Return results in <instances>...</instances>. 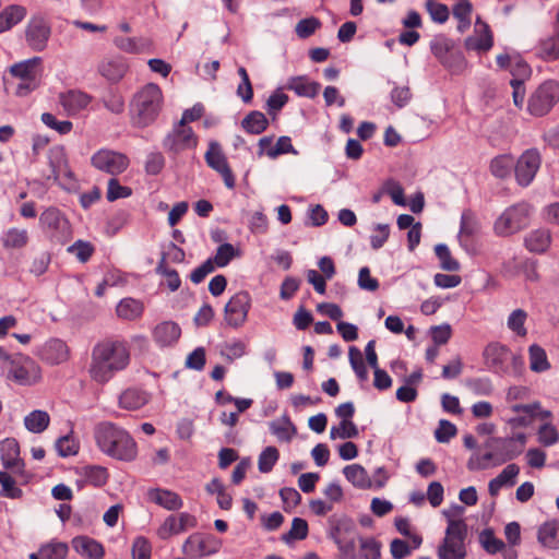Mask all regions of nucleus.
<instances>
[{
    "instance_id": "obj_1",
    "label": "nucleus",
    "mask_w": 559,
    "mask_h": 559,
    "mask_svg": "<svg viewBox=\"0 0 559 559\" xmlns=\"http://www.w3.org/2000/svg\"><path fill=\"white\" fill-rule=\"evenodd\" d=\"M131 361L127 341L108 337L94 345L91 353L88 374L98 384L109 382L118 372L128 368Z\"/></svg>"
},
{
    "instance_id": "obj_2",
    "label": "nucleus",
    "mask_w": 559,
    "mask_h": 559,
    "mask_svg": "<svg viewBox=\"0 0 559 559\" xmlns=\"http://www.w3.org/2000/svg\"><path fill=\"white\" fill-rule=\"evenodd\" d=\"M94 438L98 449L112 459L131 462L138 455L136 442L124 428L117 424L99 423L95 427Z\"/></svg>"
},
{
    "instance_id": "obj_3",
    "label": "nucleus",
    "mask_w": 559,
    "mask_h": 559,
    "mask_svg": "<svg viewBox=\"0 0 559 559\" xmlns=\"http://www.w3.org/2000/svg\"><path fill=\"white\" fill-rule=\"evenodd\" d=\"M164 106L162 88L155 83L141 86L130 100V119L133 126L145 128L159 116Z\"/></svg>"
},
{
    "instance_id": "obj_4",
    "label": "nucleus",
    "mask_w": 559,
    "mask_h": 559,
    "mask_svg": "<svg viewBox=\"0 0 559 559\" xmlns=\"http://www.w3.org/2000/svg\"><path fill=\"white\" fill-rule=\"evenodd\" d=\"M483 359L485 366L498 374L519 377L524 370L522 356L514 354L500 342L487 344L483 350Z\"/></svg>"
},
{
    "instance_id": "obj_5",
    "label": "nucleus",
    "mask_w": 559,
    "mask_h": 559,
    "mask_svg": "<svg viewBox=\"0 0 559 559\" xmlns=\"http://www.w3.org/2000/svg\"><path fill=\"white\" fill-rule=\"evenodd\" d=\"M488 447L491 449L490 451L469 460L467 464L469 469H487L499 466L522 453V449L514 444V439L493 438L488 442Z\"/></svg>"
},
{
    "instance_id": "obj_6",
    "label": "nucleus",
    "mask_w": 559,
    "mask_h": 559,
    "mask_svg": "<svg viewBox=\"0 0 559 559\" xmlns=\"http://www.w3.org/2000/svg\"><path fill=\"white\" fill-rule=\"evenodd\" d=\"M531 210V205L526 202L509 206L495 222V233L498 236H511L522 230L528 225Z\"/></svg>"
},
{
    "instance_id": "obj_7",
    "label": "nucleus",
    "mask_w": 559,
    "mask_h": 559,
    "mask_svg": "<svg viewBox=\"0 0 559 559\" xmlns=\"http://www.w3.org/2000/svg\"><path fill=\"white\" fill-rule=\"evenodd\" d=\"M559 102V83L548 80L542 83L530 96L527 110L531 115L543 117Z\"/></svg>"
},
{
    "instance_id": "obj_8",
    "label": "nucleus",
    "mask_w": 559,
    "mask_h": 559,
    "mask_svg": "<svg viewBox=\"0 0 559 559\" xmlns=\"http://www.w3.org/2000/svg\"><path fill=\"white\" fill-rule=\"evenodd\" d=\"M40 378V367L27 356H13L8 365V379L20 385H32Z\"/></svg>"
},
{
    "instance_id": "obj_9",
    "label": "nucleus",
    "mask_w": 559,
    "mask_h": 559,
    "mask_svg": "<svg viewBox=\"0 0 559 559\" xmlns=\"http://www.w3.org/2000/svg\"><path fill=\"white\" fill-rule=\"evenodd\" d=\"M198 143L199 139L189 124L177 123L164 139L163 146L168 153L178 155L194 150Z\"/></svg>"
},
{
    "instance_id": "obj_10",
    "label": "nucleus",
    "mask_w": 559,
    "mask_h": 559,
    "mask_svg": "<svg viewBox=\"0 0 559 559\" xmlns=\"http://www.w3.org/2000/svg\"><path fill=\"white\" fill-rule=\"evenodd\" d=\"M251 308V296L248 292L241 290L235 294L224 308V322L233 329L241 328L248 319Z\"/></svg>"
},
{
    "instance_id": "obj_11",
    "label": "nucleus",
    "mask_w": 559,
    "mask_h": 559,
    "mask_svg": "<svg viewBox=\"0 0 559 559\" xmlns=\"http://www.w3.org/2000/svg\"><path fill=\"white\" fill-rule=\"evenodd\" d=\"M222 540L212 534H191L182 545V551L189 558H202L218 552Z\"/></svg>"
},
{
    "instance_id": "obj_12",
    "label": "nucleus",
    "mask_w": 559,
    "mask_h": 559,
    "mask_svg": "<svg viewBox=\"0 0 559 559\" xmlns=\"http://www.w3.org/2000/svg\"><path fill=\"white\" fill-rule=\"evenodd\" d=\"M542 164V156L538 150L528 148L514 162V175L516 182L527 187L534 180Z\"/></svg>"
},
{
    "instance_id": "obj_13",
    "label": "nucleus",
    "mask_w": 559,
    "mask_h": 559,
    "mask_svg": "<svg viewBox=\"0 0 559 559\" xmlns=\"http://www.w3.org/2000/svg\"><path fill=\"white\" fill-rule=\"evenodd\" d=\"M467 532L468 530H445L444 538L437 550L438 558L465 559Z\"/></svg>"
},
{
    "instance_id": "obj_14",
    "label": "nucleus",
    "mask_w": 559,
    "mask_h": 559,
    "mask_svg": "<svg viewBox=\"0 0 559 559\" xmlns=\"http://www.w3.org/2000/svg\"><path fill=\"white\" fill-rule=\"evenodd\" d=\"M91 162L98 170L112 176L123 173L130 164L126 154L106 148L97 151L92 156Z\"/></svg>"
},
{
    "instance_id": "obj_15",
    "label": "nucleus",
    "mask_w": 559,
    "mask_h": 559,
    "mask_svg": "<svg viewBox=\"0 0 559 559\" xmlns=\"http://www.w3.org/2000/svg\"><path fill=\"white\" fill-rule=\"evenodd\" d=\"M204 158L207 166L222 176L225 186L228 189H234L236 185L235 176L218 142L210 141Z\"/></svg>"
},
{
    "instance_id": "obj_16",
    "label": "nucleus",
    "mask_w": 559,
    "mask_h": 559,
    "mask_svg": "<svg viewBox=\"0 0 559 559\" xmlns=\"http://www.w3.org/2000/svg\"><path fill=\"white\" fill-rule=\"evenodd\" d=\"M50 36V26L41 15L31 17L26 29L25 39L27 45L35 51H41L46 48Z\"/></svg>"
},
{
    "instance_id": "obj_17",
    "label": "nucleus",
    "mask_w": 559,
    "mask_h": 559,
    "mask_svg": "<svg viewBox=\"0 0 559 559\" xmlns=\"http://www.w3.org/2000/svg\"><path fill=\"white\" fill-rule=\"evenodd\" d=\"M48 158L55 180L61 186L71 185L74 177L70 169L64 147L60 145L51 147Z\"/></svg>"
},
{
    "instance_id": "obj_18",
    "label": "nucleus",
    "mask_w": 559,
    "mask_h": 559,
    "mask_svg": "<svg viewBox=\"0 0 559 559\" xmlns=\"http://www.w3.org/2000/svg\"><path fill=\"white\" fill-rule=\"evenodd\" d=\"M0 460L4 468L16 475H24V461L20 455V445L14 438H5L0 442Z\"/></svg>"
},
{
    "instance_id": "obj_19",
    "label": "nucleus",
    "mask_w": 559,
    "mask_h": 559,
    "mask_svg": "<svg viewBox=\"0 0 559 559\" xmlns=\"http://www.w3.org/2000/svg\"><path fill=\"white\" fill-rule=\"evenodd\" d=\"M128 70L127 59L119 55L106 57L98 63L99 74L111 83L122 80Z\"/></svg>"
},
{
    "instance_id": "obj_20",
    "label": "nucleus",
    "mask_w": 559,
    "mask_h": 559,
    "mask_svg": "<svg viewBox=\"0 0 559 559\" xmlns=\"http://www.w3.org/2000/svg\"><path fill=\"white\" fill-rule=\"evenodd\" d=\"M493 45L492 33L485 22L477 17L475 23V34L465 39V47L468 50L488 51Z\"/></svg>"
},
{
    "instance_id": "obj_21",
    "label": "nucleus",
    "mask_w": 559,
    "mask_h": 559,
    "mask_svg": "<svg viewBox=\"0 0 559 559\" xmlns=\"http://www.w3.org/2000/svg\"><path fill=\"white\" fill-rule=\"evenodd\" d=\"M91 102L92 96L79 90H70L59 95V104L69 116H75L86 109Z\"/></svg>"
},
{
    "instance_id": "obj_22",
    "label": "nucleus",
    "mask_w": 559,
    "mask_h": 559,
    "mask_svg": "<svg viewBox=\"0 0 559 559\" xmlns=\"http://www.w3.org/2000/svg\"><path fill=\"white\" fill-rule=\"evenodd\" d=\"M147 500L168 511H178L182 508L183 501L181 497L169 489L151 488L147 490Z\"/></svg>"
},
{
    "instance_id": "obj_23",
    "label": "nucleus",
    "mask_w": 559,
    "mask_h": 559,
    "mask_svg": "<svg viewBox=\"0 0 559 559\" xmlns=\"http://www.w3.org/2000/svg\"><path fill=\"white\" fill-rule=\"evenodd\" d=\"M39 224L43 229H48L52 236L68 233L70 228L68 219L56 207L46 209L39 216Z\"/></svg>"
},
{
    "instance_id": "obj_24",
    "label": "nucleus",
    "mask_w": 559,
    "mask_h": 559,
    "mask_svg": "<svg viewBox=\"0 0 559 559\" xmlns=\"http://www.w3.org/2000/svg\"><path fill=\"white\" fill-rule=\"evenodd\" d=\"M180 335V326L173 321L160 322L152 331L154 342L160 347L176 344Z\"/></svg>"
},
{
    "instance_id": "obj_25",
    "label": "nucleus",
    "mask_w": 559,
    "mask_h": 559,
    "mask_svg": "<svg viewBox=\"0 0 559 559\" xmlns=\"http://www.w3.org/2000/svg\"><path fill=\"white\" fill-rule=\"evenodd\" d=\"M40 356L43 360L50 365H59L69 359L70 349L63 341L52 338L45 343L40 350Z\"/></svg>"
},
{
    "instance_id": "obj_26",
    "label": "nucleus",
    "mask_w": 559,
    "mask_h": 559,
    "mask_svg": "<svg viewBox=\"0 0 559 559\" xmlns=\"http://www.w3.org/2000/svg\"><path fill=\"white\" fill-rule=\"evenodd\" d=\"M151 400V395L138 388H128L122 391L118 399L119 407L127 411H136L146 405Z\"/></svg>"
},
{
    "instance_id": "obj_27",
    "label": "nucleus",
    "mask_w": 559,
    "mask_h": 559,
    "mask_svg": "<svg viewBox=\"0 0 559 559\" xmlns=\"http://www.w3.org/2000/svg\"><path fill=\"white\" fill-rule=\"evenodd\" d=\"M73 549L87 559H102L105 556L103 545L88 536H76L71 542Z\"/></svg>"
},
{
    "instance_id": "obj_28",
    "label": "nucleus",
    "mask_w": 559,
    "mask_h": 559,
    "mask_svg": "<svg viewBox=\"0 0 559 559\" xmlns=\"http://www.w3.org/2000/svg\"><path fill=\"white\" fill-rule=\"evenodd\" d=\"M68 551V544L51 539L41 544L37 552L29 555V559H66Z\"/></svg>"
},
{
    "instance_id": "obj_29",
    "label": "nucleus",
    "mask_w": 559,
    "mask_h": 559,
    "mask_svg": "<svg viewBox=\"0 0 559 559\" xmlns=\"http://www.w3.org/2000/svg\"><path fill=\"white\" fill-rule=\"evenodd\" d=\"M550 243L551 233L546 228L534 229L530 231L524 239L526 249L534 253L546 252Z\"/></svg>"
},
{
    "instance_id": "obj_30",
    "label": "nucleus",
    "mask_w": 559,
    "mask_h": 559,
    "mask_svg": "<svg viewBox=\"0 0 559 559\" xmlns=\"http://www.w3.org/2000/svg\"><path fill=\"white\" fill-rule=\"evenodd\" d=\"M40 63L41 58L34 57L17 63H14L10 67V73L14 76L22 80H37L40 72Z\"/></svg>"
},
{
    "instance_id": "obj_31",
    "label": "nucleus",
    "mask_w": 559,
    "mask_h": 559,
    "mask_svg": "<svg viewBox=\"0 0 559 559\" xmlns=\"http://www.w3.org/2000/svg\"><path fill=\"white\" fill-rule=\"evenodd\" d=\"M143 312V302L131 297L121 299L116 307L117 317L126 321L138 320L142 317Z\"/></svg>"
},
{
    "instance_id": "obj_32",
    "label": "nucleus",
    "mask_w": 559,
    "mask_h": 559,
    "mask_svg": "<svg viewBox=\"0 0 559 559\" xmlns=\"http://www.w3.org/2000/svg\"><path fill=\"white\" fill-rule=\"evenodd\" d=\"M0 241L4 249H22L29 241L28 231L25 228L11 227L2 233Z\"/></svg>"
},
{
    "instance_id": "obj_33",
    "label": "nucleus",
    "mask_w": 559,
    "mask_h": 559,
    "mask_svg": "<svg viewBox=\"0 0 559 559\" xmlns=\"http://www.w3.org/2000/svg\"><path fill=\"white\" fill-rule=\"evenodd\" d=\"M287 88L298 96L313 98L319 94L321 85L307 76H295L288 80Z\"/></svg>"
},
{
    "instance_id": "obj_34",
    "label": "nucleus",
    "mask_w": 559,
    "mask_h": 559,
    "mask_svg": "<svg viewBox=\"0 0 559 559\" xmlns=\"http://www.w3.org/2000/svg\"><path fill=\"white\" fill-rule=\"evenodd\" d=\"M530 369L535 373H543L551 369L546 350L538 344H532L527 349Z\"/></svg>"
},
{
    "instance_id": "obj_35",
    "label": "nucleus",
    "mask_w": 559,
    "mask_h": 559,
    "mask_svg": "<svg viewBox=\"0 0 559 559\" xmlns=\"http://www.w3.org/2000/svg\"><path fill=\"white\" fill-rule=\"evenodd\" d=\"M26 16V9L22 5L12 4L0 13V33L11 29Z\"/></svg>"
},
{
    "instance_id": "obj_36",
    "label": "nucleus",
    "mask_w": 559,
    "mask_h": 559,
    "mask_svg": "<svg viewBox=\"0 0 559 559\" xmlns=\"http://www.w3.org/2000/svg\"><path fill=\"white\" fill-rule=\"evenodd\" d=\"M78 474L81 477L80 481L96 487L105 485L108 479L107 469L96 465L83 466L78 469Z\"/></svg>"
},
{
    "instance_id": "obj_37",
    "label": "nucleus",
    "mask_w": 559,
    "mask_h": 559,
    "mask_svg": "<svg viewBox=\"0 0 559 559\" xmlns=\"http://www.w3.org/2000/svg\"><path fill=\"white\" fill-rule=\"evenodd\" d=\"M537 56L544 61H555L559 59V33L547 36L538 43Z\"/></svg>"
},
{
    "instance_id": "obj_38",
    "label": "nucleus",
    "mask_w": 559,
    "mask_h": 559,
    "mask_svg": "<svg viewBox=\"0 0 559 559\" xmlns=\"http://www.w3.org/2000/svg\"><path fill=\"white\" fill-rule=\"evenodd\" d=\"M538 542L545 547L559 548V522L549 521L543 524L538 530Z\"/></svg>"
},
{
    "instance_id": "obj_39",
    "label": "nucleus",
    "mask_w": 559,
    "mask_h": 559,
    "mask_svg": "<svg viewBox=\"0 0 559 559\" xmlns=\"http://www.w3.org/2000/svg\"><path fill=\"white\" fill-rule=\"evenodd\" d=\"M512 169H514V158L511 154H501L490 160L489 170L496 178H508Z\"/></svg>"
},
{
    "instance_id": "obj_40",
    "label": "nucleus",
    "mask_w": 559,
    "mask_h": 559,
    "mask_svg": "<svg viewBox=\"0 0 559 559\" xmlns=\"http://www.w3.org/2000/svg\"><path fill=\"white\" fill-rule=\"evenodd\" d=\"M343 473L346 479L357 488L367 489L372 487V481L361 465H348L344 467Z\"/></svg>"
},
{
    "instance_id": "obj_41",
    "label": "nucleus",
    "mask_w": 559,
    "mask_h": 559,
    "mask_svg": "<svg viewBox=\"0 0 559 559\" xmlns=\"http://www.w3.org/2000/svg\"><path fill=\"white\" fill-rule=\"evenodd\" d=\"M50 424V416L47 412L35 409L24 417L25 428L33 433H41Z\"/></svg>"
},
{
    "instance_id": "obj_42",
    "label": "nucleus",
    "mask_w": 559,
    "mask_h": 559,
    "mask_svg": "<svg viewBox=\"0 0 559 559\" xmlns=\"http://www.w3.org/2000/svg\"><path fill=\"white\" fill-rule=\"evenodd\" d=\"M465 513L464 507L460 504H451L449 508L442 510V515L447 521L445 530H468L463 515Z\"/></svg>"
},
{
    "instance_id": "obj_43",
    "label": "nucleus",
    "mask_w": 559,
    "mask_h": 559,
    "mask_svg": "<svg viewBox=\"0 0 559 559\" xmlns=\"http://www.w3.org/2000/svg\"><path fill=\"white\" fill-rule=\"evenodd\" d=\"M472 3L467 0L459 1L453 7V16L459 21L457 31L464 33L468 29L472 22Z\"/></svg>"
},
{
    "instance_id": "obj_44",
    "label": "nucleus",
    "mask_w": 559,
    "mask_h": 559,
    "mask_svg": "<svg viewBox=\"0 0 559 559\" xmlns=\"http://www.w3.org/2000/svg\"><path fill=\"white\" fill-rule=\"evenodd\" d=\"M242 128L251 134L262 133L269 126V121L264 114L260 111H251L241 122Z\"/></svg>"
},
{
    "instance_id": "obj_45",
    "label": "nucleus",
    "mask_w": 559,
    "mask_h": 559,
    "mask_svg": "<svg viewBox=\"0 0 559 559\" xmlns=\"http://www.w3.org/2000/svg\"><path fill=\"white\" fill-rule=\"evenodd\" d=\"M527 317V312L523 309L513 310L507 319L508 329L515 335L525 337L527 335V329L525 326Z\"/></svg>"
},
{
    "instance_id": "obj_46",
    "label": "nucleus",
    "mask_w": 559,
    "mask_h": 559,
    "mask_svg": "<svg viewBox=\"0 0 559 559\" xmlns=\"http://www.w3.org/2000/svg\"><path fill=\"white\" fill-rule=\"evenodd\" d=\"M241 255L239 249H236L231 243H223L221 245L214 258L212 259L215 266L224 267L226 266L234 258H238Z\"/></svg>"
},
{
    "instance_id": "obj_47",
    "label": "nucleus",
    "mask_w": 559,
    "mask_h": 559,
    "mask_svg": "<svg viewBox=\"0 0 559 559\" xmlns=\"http://www.w3.org/2000/svg\"><path fill=\"white\" fill-rule=\"evenodd\" d=\"M114 44L118 49L128 53H140L146 46V41L143 38L122 36L116 37Z\"/></svg>"
},
{
    "instance_id": "obj_48",
    "label": "nucleus",
    "mask_w": 559,
    "mask_h": 559,
    "mask_svg": "<svg viewBox=\"0 0 559 559\" xmlns=\"http://www.w3.org/2000/svg\"><path fill=\"white\" fill-rule=\"evenodd\" d=\"M308 535V523L306 520L295 518L290 530L282 536V539L289 544L294 540H302Z\"/></svg>"
},
{
    "instance_id": "obj_49",
    "label": "nucleus",
    "mask_w": 559,
    "mask_h": 559,
    "mask_svg": "<svg viewBox=\"0 0 559 559\" xmlns=\"http://www.w3.org/2000/svg\"><path fill=\"white\" fill-rule=\"evenodd\" d=\"M271 431L281 441H290L296 433V428L288 418H283L271 424Z\"/></svg>"
},
{
    "instance_id": "obj_50",
    "label": "nucleus",
    "mask_w": 559,
    "mask_h": 559,
    "mask_svg": "<svg viewBox=\"0 0 559 559\" xmlns=\"http://www.w3.org/2000/svg\"><path fill=\"white\" fill-rule=\"evenodd\" d=\"M479 542L483 548L491 555L504 549V543L497 538L491 530H484L479 535Z\"/></svg>"
},
{
    "instance_id": "obj_51",
    "label": "nucleus",
    "mask_w": 559,
    "mask_h": 559,
    "mask_svg": "<svg viewBox=\"0 0 559 559\" xmlns=\"http://www.w3.org/2000/svg\"><path fill=\"white\" fill-rule=\"evenodd\" d=\"M179 534H181V531L179 530L175 514L168 515L156 530V536L162 540H167Z\"/></svg>"
},
{
    "instance_id": "obj_52",
    "label": "nucleus",
    "mask_w": 559,
    "mask_h": 559,
    "mask_svg": "<svg viewBox=\"0 0 559 559\" xmlns=\"http://www.w3.org/2000/svg\"><path fill=\"white\" fill-rule=\"evenodd\" d=\"M358 436V428L352 420H341L338 426H333L330 430L331 439H349Z\"/></svg>"
},
{
    "instance_id": "obj_53",
    "label": "nucleus",
    "mask_w": 559,
    "mask_h": 559,
    "mask_svg": "<svg viewBox=\"0 0 559 559\" xmlns=\"http://www.w3.org/2000/svg\"><path fill=\"white\" fill-rule=\"evenodd\" d=\"M436 255L440 261V266L445 271H457L460 263L451 255L449 248L445 245H437L435 247Z\"/></svg>"
},
{
    "instance_id": "obj_54",
    "label": "nucleus",
    "mask_w": 559,
    "mask_h": 559,
    "mask_svg": "<svg viewBox=\"0 0 559 559\" xmlns=\"http://www.w3.org/2000/svg\"><path fill=\"white\" fill-rule=\"evenodd\" d=\"M80 443L73 436H63L56 442V450L60 456L75 455L79 452Z\"/></svg>"
},
{
    "instance_id": "obj_55",
    "label": "nucleus",
    "mask_w": 559,
    "mask_h": 559,
    "mask_svg": "<svg viewBox=\"0 0 559 559\" xmlns=\"http://www.w3.org/2000/svg\"><path fill=\"white\" fill-rule=\"evenodd\" d=\"M131 556L132 559H151L152 545L150 540L144 536L135 537L131 546Z\"/></svg>"
},
{
    "instance_id": "obj_56",
    "label": "nucleus",
    "mask_w": 559,
    "mask_h": 559,
    "mask_svg": "<svg viewBox=\"0 0 559 559\" xmlns=\"http://www.w3.org/2000/svg\"><path fill=\"white\" fill-rule=\"evenodd\" d=\"M280 456L278 450L275 447L265 448L259 456V471L261 473H269L277 462Z\"/></svg>"
},
{
    "instance_id": "obj_57",
    "label": "nucleus",
    "mask_w": 559,
    "mask_h": 559,
    "mask_svg": "<svg viewBox=\"0 0 559 559\" xmlns=\"http://www.w3.org/2000/svg\"><path fill=\"white\" fill-rule=\"evenodd\" d=\"M431 51L442 63L451 52H454L452 41L444 37L435 38L431 43Z\"/></svg>"
},
{
    "instance_id": "obj_58",
    "label": "nucleus",
    "mask_w": 559,
    "mask_h": 559,
    "mask_svg": "<svg viewBox=\"0 0 559 559\" xmlns=\"http://www.w3.org/2000/svg\"><path fill=\"white\" fill-rule=\"evenodd\" d=\"M104 106L112 114L119 115L124 110V97L117 91L111 90L103 99Z\"/></svg>"
},
{
    "instance_id": "obj_59",
    "label": "nucleus",
    "mask_w": 559,
    "mask_h": 559,
    "mask_svg": "<svg viewBox=\"0 0 559 559\" xmlns=\"http://www.w3.org/2000/svg\"><path fill=\"white\" fill-rule=\"evenodd\" d=\"M94 250L95 249L91 242L83 240H76L68 248V252L74 254L76 259L82 263H85L91 259Z\"/></svg>"
},
{
    "instance_id": "obj_60",
    "label": "nucleus",
    "mask_w": 559,
    "mask_h": 559,
    "mask_svg": "<svg viewBox=\"0 0 559 559\" xmlns=\"http://www.w3.org/2000/svg\"><path fill=\"white\" fill-rule=\"evenodd\" d=\"M426 9L433 22L442 24L449 19V9L443 3L437 2L435 0H427Z\"/></svg>"
},
{
    "instance_id": "obj_61",
    "label": "nucleus",
    "mask_w": 559,
    "mask_h": 559,
    "mask_svg": "<svg viewBox=\"0 0 559 559\" xmlns=\"http://www.w3.org/2000/svg\"><path fill=\"white\" fill-rule=\"evenodd\" d=\"M395 527L402 535L406 536L409 539V542L412 543V548H418L421 545V536L417 533L412 532L411 523L407 519H395Z\"/></svg>"
},
{
    "instance_id": "obj_62",
    "label": "nucleus",
    "mask_w": 559,
    "mask_h": 559,
    "mask_svg": "<svg viewBox=\"0 0 559 559\" xmlns=\"http://www.w3.org/2000/svg\"><path fill=\"white\" fill-rule=\"evenodd\" d=\"M538 442L545 447H550L559 441L557 428L550 424H545L537 431Z\"/></svg>"
},
{
    "instance_id": "obj_63",
    "label": "nucleus",
    "mask_w": 559,
    "mask_h": 559,
    "mask_svg": "<svg viewBox=\"0 0 559 559\" xmlns=\"http://www.w3.org/2000/svg\"><path fill=\"white\" fill-rule=\"evenodd\" d=\"M349 362L357 377L361 380L367 379L368 371L364 362L361 352L356 347H350L348 352Z\"/></svg>"
},
{
    "instance_id": "obj_64",
    "label": "nucleus",
    "mask_w": 559,
    "mask_h": 559,
    "mask_svg": "<svg viewBox=\"0 0 559 559\" xmlns=\"http://www.w3.org/2000/svg\"><path fill=\"white\" fill-rule=\"evenodd\" d=\"M381 545L374 538H360V551L365 559H378Z\"/></svg>"
}]
</instances>
